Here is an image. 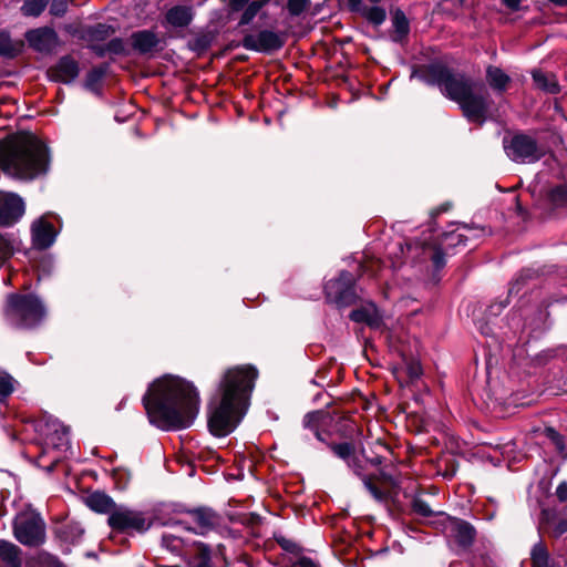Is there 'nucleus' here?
<instances>
[{
  "label": "nucleus",
  "instance_id": "obj_14",
  "mask_svg": "<svg viewBox=\"0 0 567 567\" xmlns=\"http://www.w3.org/2000/svg\"><path fill=\"white\" fill-rule=\"evenodd\" d=\"M547 274L549 271L546 266L522 268L509 282L508 297L516 296L526 288L537 286Z\"/></svg>",
  "mask_w": 567,
  "mask_h": 567
},
{
  "label": "nucleus",
  "instance_id": "obj_59",
  "mask_svg": "<svg viewBox=\"0 0 567 567\" xmlns=\"http://www.w3.org/2000/svg\"><path fill=\"white\" fill-rule=\"evenodd\" d=\"M515 212L518 216H520L524 220L529 218L528 212L522 205L519 196H515Z\"/></svg>",
  "mask_w": 567,
  "mask_h": 567
},
{
  "label": "nucleus",
  "instance_id": "obj_58",
  "mask_svg": "<svg viewBox=\"0 0 567 567\" xmlns=\"http://www.w3.org/2000/svg\"><path fill=\"white\" fill-rule=\"evenodd\" d=\"M555 495L560 503L567 502V481H563L558 484Z\"/></svg>",
  "mask_w": 567,
  "mask_h": 567
},
{
  "label": "nucleus",
  "instance_id": "obj_61",
  "mask_svg": "<svg viewBox=\"0 0 567 567\" xmlns=\"http://www.w3.org/2000/svg\"><path fill=\"white\" fill-rule=\"evenodd\" d=\"M348 9L352 13H361L365 6L362 4V0H347Z\"/></svg>",
  "mask_w": 567,
  "mask_h": 567
},
{
  "label": "nucleus",
  "instance_id": "obj_37",
  "mask_svg": "<svg viewBox=\"0 0 567 567\" xmlns=\"http://www.w3.org/2000/svg\"><path fill=\"white\" fill-rule=\"evenodd\" d=\"M547 202L554 207L559 208L567 205V183H560L553 186L547 192Z\"/></svg>",
  "mask_w": 567,
  "mask_h": 567
},
{
  "label": "nucleus",
  "instance_id": "obj_64",
  "mask_svg": "<svg viewBox=\"0 0 567 567\" xmlns=\"http://www.w3.org/2000/svg\"><path fill=\"white\" fill-rule=\"evenodd\" d=\"M379 478L384 483H388L390 485H395L393 476L391 474L386 473L385 471H383L382 468L380 470Z\"/></svg>",
  "mask_w": 567,
  "mask_h": 567
},
{
  "label": "nucleus",
  "instance_id": "obj_54",
  "mask_svg": "<svg viewBox=\"0 0 567 567\" xmlns=\"http://www.w3.org/2000/svg\"><path fill=\"white\" fill-rule=\"evenodd\" d=\"M12 247L10 243L2 236H0V265L11 256Z\"/></svg>",
  "mask_w": 567,
  "mask_h": 567
},
{
  "label": "nucleus",
  "instance_id": "obj_8",
  "mask_svg": "<svg viewBox=\"0 0 567 567\" xmlns=\"http://www.w3.org/2000/svg\"><path fill=\"white\" fill-rule=\"evenodd\" d=\"M13 533L18 542L37 547L45 542V524L33 509L20 512L13 523Z\"/></svg>",
  "mask_w": 567,
  "mask_h": 567
},
{
  "label": "nucleus",
  "instance_id": "obj_20",
  "mask_svg": "<svg viewBox=\"0 0 567 567\" xmlns=\"http://www.w3.org/2000/svg\"><path fill=\"white\" fill-rule=\"evenodd\" d=\"M279 37L271 31L247 34L243 40L244 48L260 52H269L280 48Z\"/></svg>",
  "mask_w": 567,
  "mask_h": 567
},
{
  "label": "nucleus",
  "instance_id": "obj_44",
  "mask_svg": "<svg viewBox=\"0 0 567 567\" xmlns=\"http://www.w3.org/2000/svg\"><path fill=\"white\" fill-rule=\"evenodd\" d=\"M311 7L310 0H286V11L292 17H299Z\"/></svg>",
  "mask_w": 567,
  "mask_h": 567
},
{
  "label": "nucleus",
  "instance_id": "obj_26",
  "mask_svg": "<svg viewBox=\"0 0 567 567\" xmlns=\"http://www.w3.org/2000/svg\"><path fill=\"white\" fill-rule=\"evenodd\" d=\"M485 80L488 86L498 95L504 94L512 83L511 76L503 69L492 64L486 66Z\"/></svg>",
  "mask_w": 567,
  "mask_h": 567
},
{
  "label": "nucleus",
  "instance_id": "obj_49",
  "mask_svg": "<svg viewBox=\"0 0 567 567\" xmlns=\"http://www.w3.org/2000/svg\"><path fill=\"white\" fill-rule=\"evenodd\" d=\"M509 298L511 297L507 296L505 299L491 303L486 309V315L492 317L499 316L501 312L509 305Z\"/></svg>",
  "mask_w": 567,
  "mask_h": 567
},
{
  "label": "nucleus",
  "instance_id": "obj_23",
  "mask_svg": "<svg viewBox=\"0 0 567 567\" xmlns=\"http://www.w3.org/2000/svg\"><path fill=\"white\" fill-rule=\"evenodd\" d=\"M305 547L286 538V567H321L312 558L305 555Z\"/></svg>",
  "mask_w": 567,
  "mask_h": 567
},
{
  "label": "nucleus",
  "instance_id": "obj_51",
  "mask_svg": "<svg viewBox=\"0 0 567 567\" xmlns=\"http://www.w3.org/2000/svg\"><path fill=\"white\" fill-rule=\"evenodd\" d=\"M106 51L113 54H124L126 47L124 40L121 38H114L106 44Z\"/></svg>",
  "mask_w": 567,
  "mask_h": 567
},
{
  "label": "nucleus",
  "instance_id": "obj_62",
  "mask_svg": "<svg viewBox=\"0 0 567 567\" xmlns=\"http://www.w3.org/2000/svg\"><path fill=\"white\" fill-rule=\"evenodd\" d=\"M451 206H452V205H451L450 203H443V204H442V205H440L437 208H435V209H433V210L431 212V217H432L433 219H435L440 214H442V213H445V212L450 210Z\"/></svg>",
  "mask_w": 567,
  "mask_h": 567
},
{
  "label": "nucleus",
  "instance_id": "obj_55",
  "mask_svg": "<svg viewBox=\"0 0 567 567\" xmlns=\"http://www.w3.org/2000/svg\"><path fill=\"white\" fill-rule=\"evenodd\" d=\"M472 567H493V560L487 554L474 556Z\"/></svg>",
  "mask_w": 567,
  "mask_h": 567
},
{
  "label": "nucleus",
  "instance_id": "obj_52",
  "mask_svg": "<svg viewBox=\"0 0 567 567\" xmlns=\"http://www.w3.org/2000/svg\"><path fill=\"white\" fill-rule=\"evenodd\" d=\"M70 0H52L50 6V13L55 17H62L68 10Z\"/></svg>",
  "mask_w": 567,
  "mask_h": 567
},
{
  "label": "nucleus",
  "instance_id": "obj_17",
  "mask_svg": "<svg viewBox=\"0 0 567 567\" xmlns=\"http://www.w3.org/2000/svg\"><path fill=\"white\" fill-rule=\"evenodd\" d=\"M349 319L355 323H364L374 330L383 326V317L373 301H365L360 307L351 310Z\"/></svg>",
  "mask_w": 567,
  "mask_h": 567
},
{
  "label": "nucleus",
  "instance_id": "obj_40",
  "mask_svg": "<svg viewBox=\"0 0 567 567\" xmlns=\"http://www.w3.org/2000/svg\"><path fill=\"white\" fill-rule=\"evenodd\" d=\"M548 317L549 311L547 310V307L538 306L535 310V318L530 322H526V326H529L533 332L542 333L549 329V326L547 324Z\"/></svg>",
  "mask_w": 567,
  "mask_h": 567
},
{
  "label": "nucleus",
  "instance_id": "obj_13",
  "mask_svg": "<svg viewBox=\"0 0 567 567\" xmlns=\"http://www.w3.org/2000/svg\"><path fill=\"white\" fill-rule=\"evenodd\" d=\"M538 532L553 539L561 538L567 534V516L559 517V512L554 507L542 508L538 517Z\"/></svg>",
  "mask_w": 567,
  "mask_h": 567
},
{
  "label": "nucleus",
  "instance_id": "obj_16",
  "mask_svg": "<svg viewBox=\"0 0 567 567\" xmlns=\"http://www.w3.org/2000/svg\"><path fill=\"white\" fill-rule=\"evenodd\" d=\"M24 213V203L13 193L0 192V225L14 224Z\"/></svg>",
  "mask_w": 567,
  "mask_h": 567
},
{
  "label": "nucleus",
  "instance_id": "obj_11",
  "mask_svg": "<svg viewBox=\"0 0 567 567\" xmlns=\"http://www.w3.org/2000/svg\"><path fill=\"white\" fill-rule=\"evenodd\" d=\"M445 529L450 530L456 545L463 549L470 548L476 539V528L467 520L446 515L444 520L439 522Z\"/></svg>",
  "mask_w": 567,
  "mask_h": 567
},
{
  "label": "nucleus",
  "instance_id": "obj_42",
  "mask_svg": "<svg viewBox=\"0 0 567 567\" xmlns=\"http://www.w3.org/2000/svg\"><path fill=\"white\" fill-rule=\"evenodd\" d=\"M544 435L555 445L556 451L563 455L564 457L567 456V446H566V440L565 436L561 435L555 427L553 426H546L544 429Z\"/></svg>",
  "mask_w": 567,
  "mask_h": 567
},
{
  "label": "nucleus",
  "instance_id": "obj_30",
  "mask_svg": "<svg viewBox=\"0 0 567 567\" xmlns=\"http://www.w3.org/2000/svg\"><path fill=\"white\" fill-rule=\"evenodd\" d=\"M532 78L538 90L548 94H558L560 92L559 82L554 73L533 70Z\"/></svg>",
  "mask_w": 567,
  "mask_h": 567
},
{
  "label": "nucleus",
  "instance_id": "obj_39",
  "mask_svg": "<svg viewBox=\"0 0 567 567\" xmlns=\"http://www.w3.org/2000/svg\"><path fill=\"white\" fill-rule=\"evenodd\" d=\"M239 524H241L247 533L251 536H260L261 534V518L252 513L240 514L237 517Z\"/></svg>",
  "mask_w": 567,
  "mask_h": 567
},
{
  "label": "nucleus",
  "instance_id": "obj_24",
  "mask_svg": "<svg viewBox=\"0 0 567 567\" xmlns=\"http://www.w3.org/2000/svg\"><path fill=\"white\" fill-rule=\"evenodd\" d=\"M393 31L390 34L394 43L404 44L409 40L411 27L410 20L401 8L391 10Z\"/></svg>",
  "mask_w": 567,
  "mask_h": 567
},
{
  "label": "nucleus",
  "instance_id": "obj_10",
  "mask_svg": "<svg viewBox=\"0 0 567 567\" xmlns=\"http://www.w3.org/2000/svg\"><path fill=\"white\" fill-rule=\"evenodd\" d=\"M107 523L110 527L122 533L142 534L152 527L153 519L144 512L117 506L109 515Z\"/></svg>",
  "mask_w": 567,
  "mask_h": 567
},
{
  "label": "nucleus",
  "instance_id": "obj_47",
  "mask_svg": "<svg viewBox=\"0 0 567 567\" xmlns=\"http://www.w3.org/2000/svg\"><path fill=\"white\" fill-rule=\"evenodd\" d=\"M198 555L194 557L189 567H212L209 560V553L206 547L199 546L197 548Z\"/></svg>",
  "mask_w": 567,
  "mask_h": 567
},
{
  "label": "nucleus",
  "instance_id": "obj_48",
  "mask_svg": "<svg viewBox=\"0 0 567 567\" xmlns=\"http://www.w3.org/2000/svg\"><path fill=\"white\" fill-rule=\"evenodd\" d=\"M114 32H115V29L113 27L100 23V24L95 25L91 30L90 33H91V37L96 40H104V39L109 38L110 35H112Z\"/></svg>",
  "mask_w": 567,
  "mask_h": 567
},
{
  "label": "nucleus",
  "instance_id": "obj_56",
  "mask_svg": "<svg viewBox=\"0 0 567 567\" xmlns=\"http://www.w3.org/2000/svg\"><path fill=\"white\" fill-rule=\"evenodd\" d=\"M522 2H523V0H501V3L512 12L527 10V7L526 8L522 7Z\"/></svg>",
  "mask_w": 567,
  "mask_h": 567
},
{
  "label": "nucleus",
  "instance_id": "obj_53",
  "mask_svg": "<svg viewBox=\"0 0 567 567\" xmlns=\"http://www.w3.org/2000/svg\"><path fill=\"white\" fill-rule=\"evenodd\" d=\"M406 374L409 378V381L413 382L417 380L422 375V368L419 362L411 361L408 363L406 367Z\"/></svg>",
  "mask_w": 567,
  "mask_h": 567
},
{
  "label": "nucleus",
  "instance_id": "obj_34",
  "mask_svg": "<svg viewBox=\"0 0 567 567\" xmlns=\"http://www.w3.org/2000/svg\"><path fill=\"white\" fill-rule=\"evenodd\" d=\"M329 414L323 410H316L305 414L302 419V425L305 429H309L313 433L323 429Z\"/></svg>",
  "mask_w": 567,
  "mask_h": 567
},
{
  "label": "nucleus",
  "instance_id": "obj_5",
  "mask_svg": "<svg viewBox=\"0 0 567 567\" xmlns=\"http://www.w3.org/2000/svg\"><path fill=\"white\" fill-rule=\"evenodd\" d=\"M37 432L44 439L45 449L39 456L42 460L49 450L56 451L49 465H43L49 472L53 470L56 463L62 458V453L69 450V431L59 420L51 415H44L35 424Z\"/></svg>",
  "mask_w": 567,
  "mask_h": 567
},
{
  "label": "nucleus",
  "instance_id": "obj_1",
  "mask_svg": "<svg viewBox=\"0 0 567 567\" xmlns=\"http://www.w3.org/2000/svg\"><path fill=\"white\" fill-rule=\"evenodd\" d=\"M199 403L196 388L174 375L155 380L143 398L151 424L164 431L190 426L198 414Z\"/></svg>",
  "mask_w": 567,
  "mask_h": 567
},
{
  "label": "nucleus",
  "instance_id": "obj_35",
  "mask_svg": "<svg viewBox=\"0 0 567 567\" xmlns=\"http://www.w3.org/2000/svg\"><path fill=\"white\" fill-rule=\"evenodd\" d=\"M22 48V41H13L7 32L0 31V55L14 58L21 52Z\"/></svg>",
  "mask_w": 567,
  "mask_h": 567
},
{
  "label": "nucleus",
  "instance_id": "obj_27",
  "mask_svg": "<svg viewBox=\"0 0 567 567\" xmlns=\"http://www.w3.org/2000/svg\"><path fill=\"white\" fill-rule=\"evenodd\" d=\"M131 44L135 51L141 54L152 52L159 44V38L152 30H141L133 32L130 37Z\"/></svg>",
  "mask_w": 567,
  "mask_h": 567
},
{
  "label": "nucleus",
  "instance_id": "obj_21",
  "mask_svg": "<svg viewBox=\"0 0 567 567\" xmlns=\"http://www.w3.org/2000/svg\"><path fill=\"white\" fill-rule=\"evenodd\" d=\"M41 557L52 567H61L49 554H42ZM20 549L12 543L0 540V567H20Z\"/></svg>",
  "mask_w": 567,
  "mask_h": 567
},
{
  "label": "nucleus",
  "instance_id": "obj_3",
  "mask_svg": "<svg viewBox=\"0 0 567 567\" xmlns=\"http://www.w3.org/2000/svg\"><path fill=\"white\" fill-rule=\"evenodd\" d=\"M412 76L427 86H436L444 97L458 105L470 123L482 126L489 118L493 101L487 92L475 91L476 82L466 73L455 71L444 62L434 61L420 65Z\"/></svg>",
  "mask_w": 567,
  "mask_h": 567
},
{
  "label": "nucleus",
  "instance_id": "obj_63",
  "mask_svg": "<svg viewBox=\"0 0 567 567\" xmlns=\"http://www.w3.org/2000/svg\"><path fill=\"white\" fill-rule=\"evenodd\" d=\"M250 0H230L229 6L231 10L239 11L249 3Z\"/></svg>",
  "mask_w": 567,
  "mask_h": 567
},
{
  "label": "nucleus",
  "instance_id": "obj_45",
  "mask_svg": "<svg viewBox=\"0 0 567 567\" xmlns=\"http://www.w3.org/2000/svg\"><path fill=\"white\" fill-rule=\"evenodd\" d=\"M433 265L434 275L441 271L446 265V252L440 245L433 246V251L430 257Z\"/></svg>",
  "mask_w": 567,
  "mask_h": 567
},
{
  "label": "nucleus",
  "instance_id": "obj_6",
  "mask_svg": "<svg viewBox=\"0 0 567 567\" xmlns=\"http://www.w3.org/2000/svg\"><path fill=\"white\" fill-rule=\"evenodd\" d=\"M6 316L17 327L31 328L42 321L45 309L35 296L10 295Z\"/></svg>",
  "mask_w": 567,
  "mask_h": 567
},
{
  "label": "nucleus",
  "instance_id": "obj_41",
  "mask_svg": "<svg viewBox=\"0 0 567 567\" xmlns=\"http://www.w3.org/2000/svg\"><path fill=\"white\" fill-rule=\"evenodd\" d=\"M411 509L414 514L422 517H434L440 516L445 518L446 514L443 512H434L429 503L421 497H414L411 502Z\"/></svg>",
  "mask_w": 567,
  "mask_h": 567
},
{
  "label": "nucleus",
  "instance_id": "obj_33",
  "mask_svg": "<svg viewBox=\"0 0 567 567\" xmlns=\"http://www.w3.org/2000/svg\"><path fill=\"white\" fill-rule=\"evenodd\" d=\"M87 506L97 512V513H109L116 508L117 506L113 503V501L103 493H93L86 498Z\"/></svg>",
  "mask_w": 567,
  "mask_h": 567
},
{
  "label": "nucleus",
  "instance_id": "obj_46",
  "mask_svg": "<svg viewBox=\"0 0 567 567\" xmlns=\"http://www.w3.org/2000/svg\"><path fill=\"white\" fill-rule=\"evenodd\" d=\"M268 2L269 0H261L249 3L241 16L240 23L248 24L257 16L259 10Z\"/></svg>",
  "mask_w": 567,
  "mask_h": 567
},
{
  "label": "nucleus",
  "instance_id": "obj_15",
  "mask_svg": "<svg viewBox=\"0 0 567 567\" xmlns=\"http://www.w3.org/2000/svg\"><path fill=\"white\" fill-rule=\"evenodd\" d=\"M328 447L332 454L342 460L347 466L357 475L361 476L364 472L363 462L360 460L357 446L352 441L329 442Z\"/></svg>",
  "mask_w": 567,
  "mask_h": 567
},
{
  "label": "nucleus",
  "instance_id": "obj_60",
  "mask_svg": "<svg viewBox=\"0 0 567 567\" xmlns=\"http://www.w3.org/2000/svg\"><path fill=\"white\" fill-rule=\"evenodd\" d=\"M313 434L318 441L326 443L327 445L329 442H332L331 441L332 433L330 431L321 429V430L315 432Z\"/></svg>",
  "mask_w": 567,
  "mask_h": 567
},
{
  "label": "nucleus",
  "instance_id": "obj_36",
  "mask_svg": "<svg viewBox=\"0 0 567 567\" xmlns=\"http://www.w3.org/2000/svg\"><path fill=\"white\" fill-rule=\"evenodd\" d=\"M162 547L172 554L181 555L185 553V540L175 533H164L162 536Z\"/></svg>",
  "mask_w": 567,
  "mask_h": 567
},
{
  "label": "nucleus",
  "instance_id": "obj_22",
  "mask_svg": "<svg viewBox=\"0 0 567 567\" xmlns=\"http://www.w3.org/2000/svg\"><path fill=\"white\" fill-rule=\"evenodd\" d=\"M31 233L33 246L39 249L50 247L56 236L53 225L43 217L32 224Z\"/></svg>",
  "mask_w": 567,
  "mask_h": 567
},
{
  "label": "nucleus",
  "instance_id": "obj_18",
  "mask_svg": "<svg viewBox=\"0 0 567 567\" xmlns=\"http://www.w3.org/2000/svg\"><path fill=\"white\" fill-rule=\"evenodd\" d=\"M25 39L29 45L39 52H51L58 44L56 32L48 27L28 31Z\"/></svg>",
  "mask_w": 567,
  "mask_h": 567
},
{
  "label": "nucleus",
  "instance_id": "obj_9",
  "mask_svg": "<svg viewBox=\"0 0 567 567\" xmlns=\"http://www.w3.org/2000/svg\"><path fill=\"white\" fill-rule=\"evenodd\" d=\"M503 147L507 157L519 164L536 163L544 156L536 138L523 132L515 133L511 137L504 136Z\"/></svg>",
  "mask_w": 567,
  "mask_h": 567
},
{
  "label": "nucleus",
  "instance_id": "obj_43",
  "mask_svg": "<svg viewBox=\"0 0 567 567\" xmlns=\"http://www.w3.org/2000/svg\"><path fill=\"white\" fill-rule=\"evenodd\" d=\"M49 0H25L21 11L28 17H38L47 7Z\"/></svg>",
  "mask_w": 567,
  "mask_h": 567
},
{
  "label": "nucleus",
  "instance_id": "obj_2",
  "mask_svg": "<svg viewBox=\"0 0 567 567\" xmlns=\"http://www.w3.org/2000/svg\"><path fill=\"white\" fill-rule=\"evenodd\" d=\"M258 371L254 365L228 369L208 403V429L215 436L231 433L245 416Z\"/></svg>",
  "mask_w": 567,
  "mask_h": 567
},
{
  "label": "nucleus",
  "instance_id": "obj_38",
  "mask_svg": "<svg viewBox=\"0 0 567 567\" xmlns=\"http://www.w3.org/2000/svg\"><path fill=\"white\" fill-rule=\"evenodd\" d=\"M360 14L375 28L382 25L386 20V11L380 6H365Z\"/></svg>",
  "mask_w": 567,
  "mask_h": 567
},
{
  "label": "nucleus",
  "instance_id": "obj_19",
  "mask_svg": "<svg viewBox=\"0 0 567 567\" xmlns=\"http://www.w3.org/2000/svg\"><path fill=\"white\" fill-rule=\"evenodd\" d=\"M530 567H566L567 560L554 558L549 551L548 545L539 538L529 550Z\"/></svg>",
  "mask_w": 567,
  "mask_h": 567
},
{
  "label": "nucleus",
  "instance_id": "obj_57",
  "mask_svg": "<svg viewBox=\"0 0 567 567\" xmlns=\"http://www.w3.org/2000/svg\"><path fill=\"white\" fill-rule=\"evenodd\" d=\"M443 239L444 240H447V239H456V243L454 245H463L465 246L466 245V241H467V237L465 235H462V234H456L455 231H447V233H444L443 234Z\"/></svg>",
  "mask_w": 567,
  "mask_h": 567
},
{
  "label": "nucleus",
  "instance_id": "obj_7",
  "mask_svg": "<svg viewBox=\"0 0 567 567\" xmlns=\"http://www.w3.org/2000/svg\"><path fill=\"white\" fill-rule=\"evenodd\" d=\"M355 286L357 279L352 272L339 271L336 278L327 280L323 286L327 302L334 305L338 309L355 305L360 299Z\"/></svg>",
  "mask_w": 567,
  "mask_h": 567
},
{
  "label": "nucleus",
  "instance_id": "obj_25",
  "mask_svg": "<svg viewBox=\"0 0 567 567\" xmlns=\"http://www.w3.org/2000/svg\"><path fill=\"white\" fill-rule=\"evenodd\" d=\"M385 453L391 454L390 445L381 439L373 441L369 449L361 446L359 454L362 458L372 466H380L385 460Z\"/></svg>",
  "mask_w": 567,
  "mask_h": 567
},
{
  "label": "nucleus",
  "instance_id": "obj_50",
  "mask_svg": "<svg viewBox=\"0 0 567 567\" xmlns=\"http://www.w3.org/2000/svg\"><path fill=\"white\" fill-rule=\"evenodd\" d=\"M13 391V380L9 375H0V400L10 395Z\"/></svg>",
  "mask_w": 567,
  "mask_h": 567
},
{
  "label": "nucleus",
  "instance_id": "obj_28",
  "mask_svg": "<svg viewBox=\"0 0 567 567\" xmlns=\"http://www.w3.org/2000/svg\"><path fill=\"white\" fill-rule=\"evenodd\" d=\"M194 19V10L190 6H174L165 13L164 23L173 28H186Z\"/></svg>",
  "mask_w": 567,
  "mask_h": 567
},
{
  "label": "nucleus",
  "instance_id": "obj_31",
  "mask_svg": "<svg viewBox=\"0 0 567 567\" xmlns=\"http://www.w3.org/2000/svg\"><path fill=\"white\" fill-rule=\"evenodd\" d=\"M359 477L362 480L364 487L377 502L388 504L393 498L391 491L382 489L377 485L375 480L378 477L375 475H364L362 473V475Z\"/></svg>",
  "mask_w": 567,
  "mask_h": 567
},
{
  "label": "nucleus",
  "instance_id": "obj_4",
  "mask_svg": "<svg viewBox=\"0 0 567 567\" xmlns=\"http://www.w3.org/2000/svg\"><path fill=\"white\" fill-rule=\"evenodd\" d=\"M49 166V150L35 135L19 133L0 141V168L6 175L30 181L45 174Z\"/></svg>",
  "mask_w": 567,
  "mask_h": 567
},
{
  "label": "nucleus",
  "instance_id": "obj_29",
  "mask_svg": "<svg viewBox=\"0 0 567 567\" xmlns=\"http://www.w3.org/2000/svg\"><path fill=\"white\" fill-rule=\"evenodd\" d=\"M51 73L55 80L70 83L79 75L78 62L70 56H64L51 70Z\"/></svg>",
  "mask_w": 567,
  "mask_h": 567
},
{
  "label": "nucleus",
  "instance_id": "obj_12",
  "mask_svg": "<svg viewBox=\"0 0 567 567\" xmlns=\"http://www.w3.org/2000/svg\"><path fill=\"white\" fill-rule=\"evenodd\" d=\"M220 523L219 516L210 508H198L189 512L186 519L179 520L178 526L197 534H206Z\"/></svg>",
  "mask_w": 567,
  "mask_h": 567
},
{
  "label": "nucleus",
  "instance_id": "obj_32",
  "mask_svg": "<svg viewBox=\"0 0 567 567\" xmlns=\"http://www.w3.org/2000/svg\"><path fill=\"white\" fill-rule=\"evenodd\" d=\"M437 466L444 478L452 480L458 471L460 463L453 453L443 452L437 458Z\"/></svg>",
  "mask_w": 567,
  "mask_h": 567
}]
</instances>
